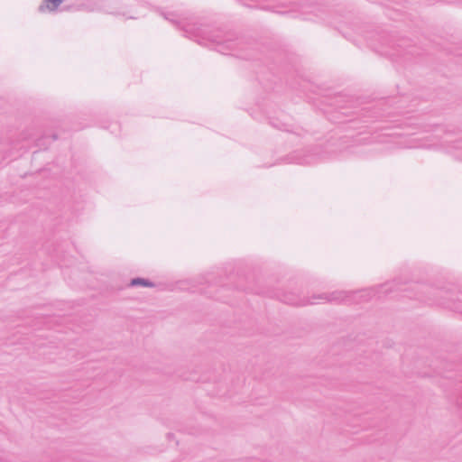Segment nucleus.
<instances>
[{"mask_svg": "<svg viewBox=\"0 0 462 462\" xmlns=\"http://www.w3.org/2000/svg\"><path fill=\"white\" fill-rule=\"evenodd\" d=\"M129 286L131 287H136V286H143V287H154L155 283L150 281L149 279L142 278V277H135L131 279L129 282Z\"/></svg>", "mask_w": 462, "mask_h": 462, "instance_id": "7", "label": "nucleus"}, {"mask_svg": "<svg viewBox=\"0 0 462 462\" xmlns=\"http://www.w3.org/2000/svg\"><path fill=\"white\" fill-rule=\"evenodd\" d=\"M167 438H168L169 439H172L174 438V434H173V433H168V434H167Z\"/></svg>", "mask_w": 462, "mask_h": 462, "instance_id": "11", "label": "nucleus"}, {"mask_svg": "<svg viewBox=\"0 0 462 462\" xmlns=\"http://www.w3.org/2000/svg\"><path fill=\"white\" fill-rule=\"evenodd\" d=\"M314 295L315 294H313L312 296ZM280 300L289 305L306 306L310 304H314L316 300L313 299V297H311L310 299L305 297L301 298L293 292H284L282 296H280Z\"/></svg>", "mask_w": 462, "mask_h": 462, "instance_id": "4", "label": "nucleus"}, {"mask_svg": "<svg viewBox=\"0 0 462 462\" xmlns=\"http://www.w3.org/2000/svg\"><path fill=\"white\" fill-rule=\"evenodd\" d=\"M404 42H405L404 40H402L400 43H397L395 52L389 53V55H391V56H404L406 54L413 55L414 54L413 50H405L404 49V46H403Z\"/></svg>", "mask_w": 462, "mask_h": 462, "instance_id": "8", "label": "nucleus"}, {"mask_svg": "<svg viewBox=\"0 0 462 462\" xmlns=\"http://www.w3.org/2000/svg\"><path fill=\"white\" fill-rule=\"evenodd\" d=\"M269 123L273 127L277 128L279 130L285 132H293L291 125L282 122L279 118H270Z\"/></svg>", "mask_w": 462, "mask_h": 462, "instance_id": "6", "label": "nucleus"}, {"mask_svg": "<svg viewBox=\"0 0 462 462\" xmlns=\"http://www.w3.org/2000/svg\"><path fill=\"white\" fill-rule=\"evenodd\" d=\"M455 157L462 162V138L454 142Z\"/></svg>", "mask_w": 462, "mask_h": 462, "instance_id": "9", "label": "nucleus"}, {"mask_svg": "<svg viewBox=\"0 0 462 462\" xmlns=\"http://www.w3.org/2000/svg\"><path fill=\"white\" fill-rule=\"evenodd\" d=\"M46 137H42L41 139L38 140V145L41 146V145H43L44 144V141H45Z\"/></svg>", "mask_w": 462, "mask_h": 462, "instance_id": "10", "label": "nucleus"}, {"mask_svg": "<svg viewBox=\"0 0 462 462\" xmlns=\"http://www.w3.org/2000/svg\"><path fill=\"white\" fill-rule=\"evenodd\" d=\"M284 160L288 163L309 165L316 162V156L314 153L310 152V151H295Z\"/></svg>", "mask_w": 462, "mask_h": 462, "instance_id": "3", "label": "nucleus"}, {"mask_svg": "<svg viewBox=\"0 0 462 462\" xmlns=\"http://www.w3.org/2000/svg\"><path fill=\"white\" fill-rule=\"evenodd\" d=\"M57 138H58L57 134H54L51 135V140L52 141L57 140Z\"/></svg>", "mask_w": 462, "mask_h": 462, "instance_id": "12", "label": "nucleus"}, {"mask_svg": "<svg viewBox=\"0 0 462 462\" xmlns=\"http://www.w3.org/2000/svg\"><path fill=\"white\" fill-rule=\"evenodd\" d=\"M163 17L181 29L184 35L193 39L198 43L206 46H213L214 49L223 54L236 49L240 44L236 33L232 31H223L221 28L212 27L201 23H183L173 13H162Z\"/></svg>", "mask_w": 462, "mask_h": 462, "instance_id": "2", "label": "nucleus"}, {"mask_svg": "<svg viewBox=\"0 0 462 462\" xmlns=\"http://www.w3.org/2000/svg\"><path fill=\"white\" fill-rule=\"evenodd\" d=\"M64 1L65 0H42V4L38 7V11L40 13L56 12Z\"/></svg>", "mask_w": 462, "mask_h": 462, "instance_id": "5", "label": "nucleus"}, {"mask_svg": "<svg viewBox=\"0 0 462 462\" xmlns=\"http://www.w3.org/2000/svg\"><path fill=\"white\" fill-rule=\"evenodd\" d=\"M406 282L394 279L392 282L359 290L356 291H336L330 293H319L313 299L335 303H361L368 301L374 297L381 298L396 291H411L413 296L421 301L437 303L447 309L462 313V291L456 285L446 287H433L427 284L411 282L405 288Z\"/></svg>", "mask_w": 462, "mask_h": 462, "instance_id": "1", "label": "nucleus"}]
</instances>
